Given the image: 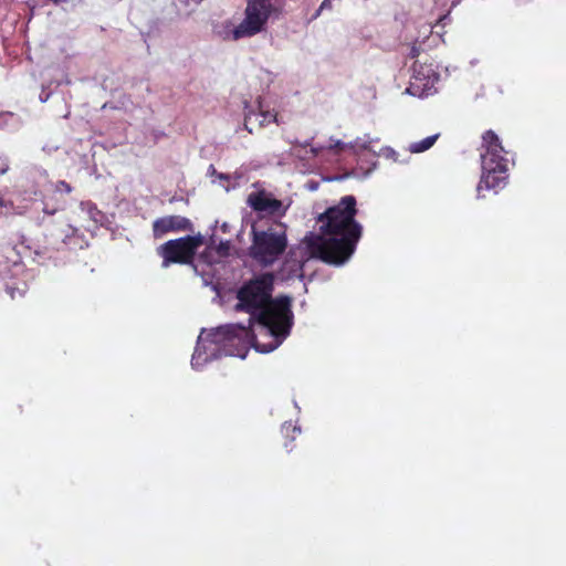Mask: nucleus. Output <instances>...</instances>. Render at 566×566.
<instances>
[{
  "label": "nucleus",
  "mask_w": 566,
  "mask_h": 566,
  "mask_svg": "<svg viewBox=\"0 0 566 566\" xmlns=\"http://www.w3.org/2000/svg\"><path fill=\"white\" fill-rule=\"evenodd\" d=\"M274 275L259 274L244 282L237 291V312L248 313L249 326L228 324L210 333L211 342L220 346L226 355L244 357L255 336L251 326L255 323L265 327L274 337V344H253L256 350L269 353L275 349L291 333L294 315L292 298L286 295L272 297Z\"/></svg>",
  "instance_id": "f257e3e1"
},
{
  "label": "nucleus",
  "mask_w": 566,
  "mask_h": 566,
  "mask_svg": "<svg viewBox=\"0 0 566 566\" xmlns=\"http://www.w3.org/2000/svg\"><path fill=\"white\" fill-rule=\"evenodd\" d=\"M357 200L353 195L344 196L317 218L321 234H308L303 242L311 258L326 264L339 266L355 253L363 235V226L356 220Z\"/></svg>",
  "instance_id": "f03ea898"
},
{
  "label": "nucleus",
  "mask_w": 566,
  "mask_h": 566,
  "mask_svg": "<svg viewBox=\"0 0 566 566\" xmlns=\"http://www.w3.org/2000/svg\"><path fill=\"white\" fill-rule=\"evenodd\" d=\"M507 151L502 145L497 134L489 129L482 135L481 166L482 177L478 185V191L483 188L496 190L507 179Z\"/></svg>",
  "instance_id": "7ed1b4c3"
},
{
  "label": "nucleus",
  "mask_w": 566,
  "mask_h": 566,
  "mask_svg": "<svg viewBox=\"0 0 566 566\" xmlns=\"http://www.w3.org/2000/svg\"><path fill=\"white\" fill-rule=\"evenodd\" d=\"M284 6L285 0H247L243 20L226 38L238 41L265 31L269 20L281 17Z\"/></svg>",
  "instance_id": "20e7f679"
},
{
  "label": "nucleus",
  "mask_w": 566,
  "mask_h": 566,
  "mask_svg": "<svg viewBox=\"0 0 566 566\" xmlns=\"http://www.w3.org/2000/svg\"><path fill=\"white\" fill-rule=\"evenodd\" d=\"M287 237L285 226L275 222L266 230H252L250 256L263 266L272 265L286 250Z\"/></svg>",
  "instance_id": "39448f33"
},
{
  "label": "nucleus",
  "mask_w": 566,
  "mask_h": 566,
  "mask_svg": "<svg viewBox=\"0 0 566 566\" xmlns=\"http://www.w3.org/2000/svg\"><path fill=\"white\" fill-rule=\"evenodd\" d=\"M203 243L205 240L200 233L166 241L156 250L163 260L161 268L167 269L172 264H193L197 251Z\"/></svg>",
  "instance_id": "423d86ee"
},
{
  "label": "nucleus",
  "mask_w": 566,
  "mask_h": 566,
  "mask_svg": "<svg viewBox=\"0 0 566 566\" xmlns=\"http://www.w3.org/2000/svg\"><path fill=\"white\" fill-rule=\"evenodd\" d=\"M248 203L254 211L272 217H283L286 211L281 200L273 198L263 190L250 193Z\"/></svg>",
  "instance_id": "0eeeda50"
},
{
  "label": "nucleus",
  "mask_w": 566,
  "mask_h": 566,
  "mask_svg": "<svg viewBox=\"0 0 566 566\" xmlns=\"http://www.w3.org/2000/svg\"><path fill=\"white\" fill-rule=\"evenodd\" d=\"M191 229V221L181 216H166L158 218L153 222V233L155 238H161L168 232L188 231Z\"/></svg>",
  "instance_id": "6e6552de"
},
{
  "label": "nucleus",
  "mask_w": 566,
  "mask_h": 566,
  "mask_svg": "<svg viewBox=\"0 0 566 566\" xmlns=\"http://www.w3.org/2000/svg\"><path fill=\"white\" fill-rule=\"evenodd\" d=\"M274 122H277V114L273 111L264 109L262 103L259 102L256 111H250L245 114L244 127L252 134L254 129L263 128Z\"/></svg>",
  "instance_id": "1a4fd4ad"
},
{
  "label": "nucleus",
  "mask_w": 566,
  "mask_h": 566,
  "mask_svg": "<svg viewBox=\"0 0 566 566\" xmlns=\"http://www.w3.org/2000/svg\"><path fill=\"white\" fill-rule=\"evenodd\" d=\"M412 77L423 86H428L438 80V74L431 64L427 65L426 63L422 64L415 61L412 65Z\"/></svg>",
  "instance_id": "9d476101"
},
{
  "label": "nucleus",
  "mask_w": 566,
  "mask_h": 566,
  "mask_svg": "<svg viewBox=\"0 0 566 566\" xmlns=\"http://www.w3.org/2000/svg\"><path fill=\"white\" fill-rule=\"evenodd\" d=\"M64 206H65L64 201H60V200H56V199L53 200V198H45L43 200V209H42L44 216L42 217V219H40L39 224L40 226H48L49 222L46 220V217H52L57 211L63 210Z\"/></svg>",
  "instance_id": "9b49d317"
},
{
  "label": "nucleus",
  "mask_w": 566,
  "mask_h": 566,
  "mask_svg": "<svg viewBox=\"0 0 566 566\" xmlns=\"http://www.w3.org/2000/svg\"><path fill=\"white\" fill-rule=\"evenodd\" d=\"M439 136H440L439 134L428 136V137L423 138L422 140L410 144L408 149H409V151H411L413 154L423 153V151L430 149L434 145V143L437 142Z\"/></svg>",
  "instance_id": "f8f14e48"
},
{
  "label": "nucleus",
  "mask_w": 566,
  "mask_h": 566,
  "mask_svg": "<svg viewBox=\"0 0 566 566\" xmlns=\"http://www.w3.org/2000/svg\"><path fill=\"white\" fill-rule=\"evenodd\" d=\"M10 169V161L7 156H0V176L4 175Z\"/></svg>",
  "instance_id": "ddd939ff"
},
{
  "label": "nucleus",
  "mask_w": 566,
  "mask_h": 566,
  "mask_svg": "<svg viewBox=\"0 0 566 566\" xmlns=\"http://www.w3.org/2000/svg\"><path fill=\"white\" fill-rule=\"evenodd\" d=\"M55 188L57 191H64L66 193H70L72 191V186L64 180L57 181V184L55 185Z\"/></svg>",
  "instance_id": "4468645a"
},
{
  "label": "nucleus",
  "mask_w": 566,
  "mask_h": 566,
  "mask_svg": "<svg viewBox=\"0 0 566 566\" xmlns=\"http://www.w3.org/2000/svg\"><path fill=\"white\" fill-rule=\"evenodd\" d=\"M420 54V49L417 45H412L409 50L408 57L417 59Z\"/></svg>",
  "instance_id": "2eb2a0df"
},
{
  "label": "nucleus",
  "mask_w": 566,
  "mask_h": 566,
  "mask_svg": "<svg viewBox=\"0 0 566 566\" xmlns=\"http://www.w3.org/2000/svg\"><path fill=\"white\" fill-rule=\"evenodd\" d=\"M328 149H337V150H343L345 148V145L343 142L340 140H337L335 142V144H329V146L327 147Z\"/></svg>",
  "instance_id": "dca6fc26"
},
{
  "label": "nucleus",
  "mask_w": 566,
  "mask_h": 566,
  "mask_svg": "<svg viewBox=\"0 0 566 566\" xmlns=\"http://www.w3.org/2000/svg\"><path fill=\"white\" fill-rule=\"evenodd\" d=\"M327 7H331V0H324V1L322 2V4L319 6V9H318V11H317V14H319V12H321L322 10H324L325 8H327Z\"/></svg>",
  "instance_id": "f3484780"
},
{
  "label": "nucleus",
  "mask_w": 566,
  "mask_h": 566,
  "mask_svg": "<svg viewBox=\"0 0 566 566\" xmlns=\"http://www.w3.org/2000/svg\"><path fill=\"white\" fill-rule=\"evenodd\" d=\"M307 146H310V143H307V142L304 143V144H301V143L296 142V143L293 144V148L292 149L295 151L297 147L306 148Z\"/></svg>",
  "instance_id": "a211bd4d"
},
{
  "label": "nucleus",
  "mask_w": 566,
  "mask_h": 566,
  "mask_svg": "<svg viewBox=\"0 0 566 566\" xmlns=\"http://www.w3.org/2000/svg\"><path fill=\"white\" fill-rule=\"evenodd\" d=\"M323 149V147H319V148H316V147H311L310 148V153L312 155V157H315L319 154V151Z\"/></svg>",
  "instance_id": "6ab92c4d"
},
{
  "label": "nucleus",
  "mask_w": 566,
  "mask_h": 566,
  "mask_svg": "<svg viewBox=\"0 0 566 566\" xmlns=\"http://www.w3.org/2000/svg\"><path fill=\"white\" fill-rule=\"evenodd\" d=\"M200 1H201V0H191V2H193V3H199ZM189 3H190V1H189V0H187V4H189Z\"/></svg>",
  "instance_id": "aec40b11"
}]
</instances>
